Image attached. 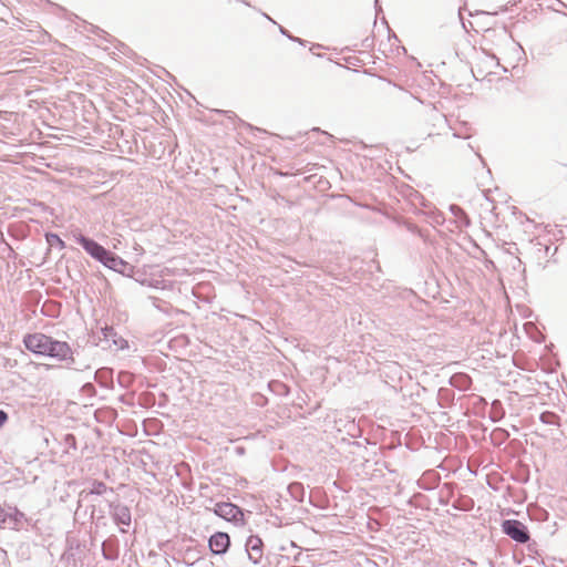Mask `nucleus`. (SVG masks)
<instances>
[{
    "instance_id": "6ab92c4d",
    "label": "nucleus",
    "mask_w": 567,
    "mask_h": 567,
    "mask_svg": "<svg viewBox=\"0 0 567 567\" xmlns=\"http://www.w3.org/2000/svg\"><path fill=\"white\" fill-rule=\"evenodd\" d=\"M374 2H378V0H374Z\"/></svg>"
},
{
    "instance_id": "0eeeda50",
    "label": "nucleus",
    "mask_w": 567,
    "mask_h": 567,
    "mask_svg": "<svg viewBox=\"0 0 567 567\" xmlns=\"http://www.w3.org/2000/svg\"><path fill=\"white\" fill-rule=\"evenodd\" d=\"M246 551L252 564H259L262 558V540L258 536H249L246 542Z\"/></svg>"
},
{
    "instance_id": "39448f33",
    "label": "nucleus",
    "mask_w": 567,
    "mask_h": 567,
    "mask_svg": "<svg viewBox=\"0 0 567 567\" xmlns=\"http://www.w3.org/2000/svg\"><path fill=\"white\" fill-rule=\"evenodd\" d=\"M214 512L217 516L228 522H237L243 516L240 508L231 503H217Z\"/></svg>"
},
{
    "instance_id": "dca6fc26",
    "label": "nucleus",
    "mask_w": 567,
    "mask_h": 567,
    "mask_svg": "<svg viewBox=\"0 0 567 567\" xmlns=\"http://www.w3.org/2000/svg\"><path fill=\"white\" fill-rule=\"evenodd\" d=\"M7 522V514L0 507V528L3 527V525Z\"/></svg>"
},
{
    "instance_id": "1a4fd4ad",
    "label": "nucleus",
    "mask_w": 567,
    "mask_h": 567,
    "mask_svg": "<svg viewBox=\"0 0 567 567\" xmlns=\"http://www.w3.org/2000/svg\"><path fill=\"white\" fill-rule=\"evenodd\" d=\"M450 212L452 213V215L455 218L456 227L462 228V227L470 226V224H471L470 218L467 217V215L463 210V208H461L457 205H451Z\"/></svg>"
},
{
    "instance_id": "f8f14e48",
    "label": "nucleus",
    "mask_w": 567,
    "mask_h": 567,
    "mask_svg": "<svg viewBox=\"0 0 567 567\" xmlns=\"http://www.w3.org/2000/svg\"><path fill=\"white\" fill-rule=\"evenodd\" d=\"M555 419H556V416L553 413H543L540 415V421L543 423H546V424H554V423H556Z\"/></svg>"
},
{
    "instance_id": "aec40b11",
    "label": "nucleus",
    "mask_w": 567,
    "mask_h": 567,
    "mask_svg": "<svg viewBox=\"0 0 567 567\" xmlns=\"http://www.w3.org/2000/svg\"><path fill=\"white\" fill-rule=\"evenodd\" d=\"M374 2H378V0H374Z\"/></svg>"
},
{
    "instance_id": "ddd939ff",
    "label": "nucleus",
    "mask_w": 567,
    "mask_h": 567,
    "mask_svg": "<svg viewBox=\"0 0 567 567\" xmlns=\"http://www.w3.org/2000/svg\"><path fill=\"white\" fill-rule=\"evenodd\" d=\"M8 419V413L3 410H0V429L7 423Z\"/></svg>"
},
{
    "instance_id": "f03ea898",
    "label": "nucleus",
    "mask_w": 567,
    "mask_h": 567,
    "mask_svg": "<svg viewBox=\"0 0 567 567\" xmlns=\"http://www.w3.org/2000/svg\"><path fill=\"white\" fill-rule=\"evenodd\" d=\"M502 528L504 534L517 543L525 544L529 540L528 529L519 520L506 519L503 522Z\"/></svg>"
},
{
    "instance_id": "9d476101",
    "label": "nucleus",
    "mask_w": 567,
    "mask_h": 567,
    "mask_svg": "<svg viewBox=\"0 0 567 567\" xmlns=\"http://www.w3.org/2000/svg\"><path fill=\"white\" fill-rule=\"evenodd\" d=\"M107 491H111L112 492V488H109L106 486L105 483L103 482H99V481H94L92 483V488L90 489V494H95V495H103L105 494Z\"/></svg>"
},
{
    "instance_id": "423d86ee",
    "label": "nucleus",
    "mask_w": 567,
    "mask_h": 567,
    "mask_svg": "<svg viewBox=\"0 0 567 567\" xmlns=\"http://www.w3.org/2000/svg\"><path fill=\"white\" fill-rule=\"evenodd\" d=\"M208 546L213 554L223 555L228 550L230 546V538L228 534L217 532L209 537Z\"/></svg>"
},
{
    "instance_id": "2eb2a0df",
    "label": "nucleus",
    "mask_w": 567,
    "mask_h": 567,
    "mask_svg": "<svg viewBox=\"0 0 567 567\" xmlns=\"http://www.w3.org/2000/svg\"><path fill=\"white\" fill-rule=\"evenodd\" d=\"M114 334H115V332H114L113 328H111V327H105V328L103 329V336H104L105 338H109L110 336H114Z\"/></svg>"
},
{
    "instance_id": "4468645a",
    "label": "nucleus",
    "mask_w": 567,
    "mask_h": 567,
    "mask_svg": "<svg viewBox=\"0 0 567 567\" xmlns=\"http://www.w3.org/2000/svg\"><path fill=\"white\" fill-rule=\"evenodd\" d=\"M279 30H280V32H281L282 34L287 35L290 40H292V41H297V42H299L300 44H303V40H301L300 38H295V37L290 35V34H288V33H287V31H286V29H284L282 27H280V28H279Z\"/></svg>"
},
{
    "instance_id": "f3484780",
    "label": "nucleus",
    "mask_w": 567,
    "mask_h": 567,
    "mask_svg": "<svg viewBox=\"0 0 567 567\" xmlns=\"http://www.w3.org/2000/svg\"><path fill=\"white\" fill-rule=\"evenodd\" d=\"M453 135H454L455 137H461V136H462V135H461V134H458V133H454Z\"/></svg>"
},
{
    "instance_id": "7ed1b4c3",
    "label": "nucleus",
    "mask_w": 567,
    "mask_h": 567,
    "mask_svg": "<svg viewBox=\"0 0 567 567\" xmlns=\"http://www.w3.org/2000/svg\"><path fill=\"white\" fill-rule=\"evenodd\" d=\"M74 239L95 260L101 262L104 256H107V250L95 240L82 234H74Z\"/></svg>"
},
{
    "instance_id": "f257e3e1",
    "label": "nucleus",
    "mask_w": 567,
    "mask_h": 567,
    "mask_svg": "<svg viewBox=\"0 0 567 567\" xmlns=\"http://www.w3.org/2000/svg\"><path fill=\"white\" fill-rule=\"evenodd\" d=\"M25 348L41 355L58 360H66L71 357V348L66 342L58 341L43 333L27 334L23 339Z\"/></svg>"
},
{
    "instance_id": "6e6552de",
    "label": "nucleus",
    "mask_w": 567,
    "mask_h": 567,
    "mask_svg": "<svg viewBox=\"0 0 567 567\" xmlns=\"http://www.w3.org/2000/svg\"><path fill=\"white\" fill-rule=\"evenodd\" d=\"M101 264L109 269H112L117 272H123L127 267V262L124 261L121 257L107 250V256H104L103 261Z\"/></svg>"
},
{
    "instance_id": "20e7f679",
    "label": "nucleus",
    "mask_w": 567,
    "mask_h": 567,
    "mask_svg": "<svg viewBox=\"0 0 567 567\" xmlns=\"http://www.w3.org/2000/svg\"><path fill=\"white\" fill-rule=\"evenodd\" d=\"M110 514L113 522L120 526V532L127 533V529L124 526H130L132 522V515L130 508L124 504H111L110 505Z\"/></svg>"
},
{
    "instance_id": "a211bd4d",
    "label": "nucleus",
    "mask_w": 567,
    "mask_h": 567,
    "mask_svg": "<svg viewBox=\"0 0 567 567\" xmlns=\"http://www.w3.org/2000/svg\"><path fill=\"white\" fill-rule=\"evenodd\" d=\"M374 2H378V0H374Z\"/></svg>"
},
{
    "instance_id": "9b49d317",
    "label": "nucleus",
    "mask_w": 567,
    "mask_h": 567,
    "mask_svg": "<svg viewBox=\"0 0 567 567\" xmlns=\"http://www.w3.org/2000/svg\"><path fill=\"white\" fill-rule=\"evenodd\" d=\"M47 241L50 246H56L60 249H63L65 247L64 241L60 238L56 234H47Z\"/></svg>"
}]
</instances>
